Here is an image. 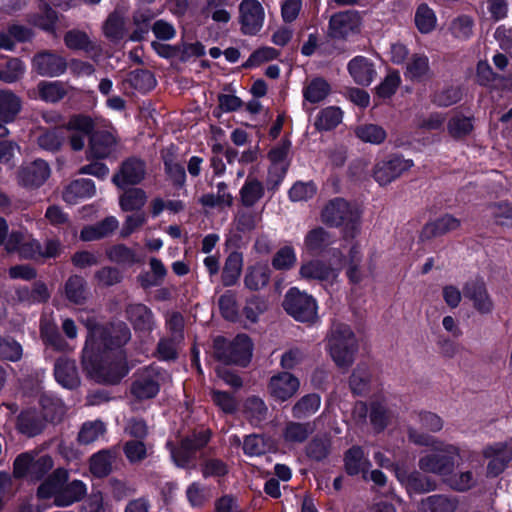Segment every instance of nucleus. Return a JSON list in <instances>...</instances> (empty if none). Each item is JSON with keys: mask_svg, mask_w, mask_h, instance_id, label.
<instances>
[{"mask_svg": "<svg viewBox=\"0 0 512 512\" xmlns=\"http://www.w3.org/2000/svg\"><path fill=\"white\" fill-rule=\"evenodd\" d=\"M108 258L122 265H133L140 261L135 251L123 244L116 245L108 250Z\"/></svg>", "mask_w": 512, "mask_h": 512, "instance_id": "55", "label": "nucleus"}, {"mask_svg": "<svg viewBox=\"0 0 512 512\" xmlns=\"http://www.w3.org/2000/svg\"><path fill=\"white\" fill-rule=\"evenodd\" d=\"M48 399L42 398L41 404L43 407L42 411H37L34 408L26 409L22 411L18 418L16 427L18 431L28 437H33L42 432L45 427L48 418H53L55 412L53 407H48L45 402Z\"/></svg>", "mask_w": 512, "mask_h": 512, "instance_id": "9", "label": "nucleus"}, {"mask_svg": "<svg viewBox=\"0 0 512 512\" xmlns=\"http://www.w3.org/2000/svg\"><path fill=\"white\" fill-rule=\"evenodd\" d=\"M474 21L468 15H460L454 18L449 30L453 37L459 40H467L473 35Z\"/></svg>", "mask_w": 512, "mask_h": 512, "instance_id": "52", "label": "nucleus"}, {"mask_svg": "<svg viewBox=\"0 0 512 512\" xmlns=\"http://www.w3.org/2000/svg\"><path fill=\"white\" fill-rule=\"evenodd\" d=\"M147 194L141 188H130L119 197V205L123 211L139 212L147 202Z\"/></svg>", "mask_w": 512, "mask_h": 512, "instance_id": "38", "label": "nucleus"}, {"mask_svg": "<svg viewBox=\"0 0 512 512\" xmlns=\"http://www.w3.org/2000/svg\"><path fill=\"white\" fill-rule=\"evenodd\" d=\"M360 24L357 12L345 11L334 14L329 21L328 36L332 39L346 40L359 33Z\"/></svg>", "mask_w": 512, "mask_h": 512, "instance_id": "13", "label": "nucleus"}, {"mask_svg": "<svg viewBox=\"0 0 512 512\" xmlns=\"http://www.w3.org/2000/svg\"><path fill=\"white\" fill-rule=\"evenodd\" d=\"M290 147L291 142L287 139H283L278 145L270 150L268 155L273 167L275 169L279 167L283 173L286 171V160L289 155Z\"/></svg>", "mask_w": 512, "mask_h": 512, "instance_id": "61", "label": "nucleus"}, {"mask_svg": "<svg viewBox=\"0 0 512 512\" xmlns=\"http://www.w3.org/2000/svg\"><path fill=\"white\" fill-rule=\"evenodd\" d=\"M93 127L91 118L75 115L64 126L42 133L38 137V145L44 150L54 152L59 150L65 139L68 138L71 148L79 151L84 148L86 138L92 132Z\"/></svg>", "mask_w": 512, "mask_h": 512, "instance_id": "3", "label": "nucleus"}, {"mask_svg": "<svg viewBox=\"0 0 512 512\" xmlns=\"http://www.w3.org/2000/svg\"><path fill=\"white\" fill-rule=\"evenodd\" d=\"M88 329L82 363L87 374L97 382L116 384L128 373L121 348L130 340L131 332L123 322L102 326L92 318L84 321Z\"/></svg>", "mask_w": 512, "mask_h": 512, "instance_id": "1", "label": "nucleus"}, {"mask_svg": "<svg viewBox=\"0 0 512 512\" xmlns=\"http://www.w3.org/2000/svg\"><path fill=\"white\" fill-rule=\"evenodd\" d=\"M64 295L73 304H84L89 297L87 283L84 278L78 275L70 276L64 285Z\"/></svg>", "mask_w": 512, "mask_h": 512, "instance_id": "30", "label": "nucleus"}, {"mask_svg": "<svg viewBox=\"0 0 512 512\" xmlns=\"http://www.w3.org/2000/svg\"><path fill=\"white\" fill-rule=\"evenodd\" d=\"M314 430V423L289 421L283 428L282 439L287 445L294 446L305 442Z\"/></svg>", "mask_w": 512, "mask_h": 512, "instance_id": "25", "label": "nucleus"}, {"mask_svg": "<svg viewBox=\"0 0 512 512\" xmlns=\"http://www.w3.org/2000/svg\"><path fill=\"white\" fill-rule=\"evenodd\" d=\"M452 489L467 491L476 485V478L471 471L449 474L444 480Z\"/></svg>", "mask_w": 512, "mask_h": 512, "instance_id": "59", "label": "nucleus"}, {"mask_svg": "<svg viewBox=\"0 0 512 512\" xmlns=\"http://www.w3.org/2000/svg\"><path fill=\"white\" fill-rule=\"evenodd\" d=\"M285 311L300 322H313L317 318L316 301L308 294L291 288L284 299Z\"/></svg>", "mask_w": 512, "mask_h": 512, "instance_id": "8", "label": "nucleus"}, {"mask_svg": "<svg viewBox=\"0 0 512 512\" xmlns=\"http://www.w3.org/2000/svg\"><path fill=\"white\" fill-rule=\"evenodd\" d=\"M50 167L44 160H35L22 166L17 173L18 184L29 189L42 186L50 177Z\"/></svg>", "mask_w": 512, "mask_h": 512, "instance_id": "17", "label": "nucleus"}, {"mask_svg": "<svg viewBox=\"0 0 512 512\" xmlns=\"http://www.w3.org/2000/svg\"><path fill=\"white\" fill-rule=\"evenodd\" d=\"M347 70L354 82L358 85L368 86L373 82L376 76L373 62L360 55L348 62Z\"/></svg>", "mask_w": 512, "mask_h": 512, "instance_id": "23", "label": "nucleus"}, {"mask_svg": "<svg viewBox=\"0 0 512 512\" xmlns=\"http://www.w3.org/2000/svg\"><path fill=\"white\" fill-rule=\"evenodd\" d=\"M461 226L460 219L451 214H445L434 221L428 222L422 228L420 238L429 240L435 237L443 236L449 232L459 229Z\"/></svg>", "mask_w": 512, "mask_h": 512, "instance_id": "22", "label": "nucleus"}, {"mask_svg": "<svg viewBox=\"0 0 512 512\" xmlns=\"http://www.w3.org/2000/svg\"><path fill=\"white\" fill-rule=\"evenodd\" d=\"M127 317L138 331H151L154 327L152 311L144 304H131L126 309Z\"/></svg>", "mask_w": 512, "mask_h": 512, "instance_id": "27", "label": "nucleus"}, {"mask_svg": "<svg viewBox=\"0 0 512 512\" xmlns=\"http://www.w3.org/2000/svg\"><path fill=\"white\" fill-rule=\"evenodd\" d=\"M233 197L227 192V185L224 182H220L217 185V194L208 193L204 194L200 198V203L203 206L215 207V206H231Z\"/></svg>", "mask_w": 512, "mask_h": 512, "instance_id": "51", "label": "nucleus"}, {"mask_svg": "<svg viewBox=\"0 0 512 512\" xmlns=\"http://www.w3.org/2000/svg\"><path fill=\"white\" fill-rule=\"evenodd\" d=\"M95 193V184L91 179H78L65 188L63 200L68 204H75L79 200L94 196Z\"/></svg>", "mask_w": 512, "mask_h": 512, "instance_id": "26", "label": "nucleus"}, {"mask_svg": "<svg viewBox=\"0 0 512 512\" xmlns=\"http://www.w3.org/2000/svg\"><path fill=\"white\" fill-rule=\"evenodd\" d=\"M162 379L163 375L158 369L149 367L137 375L131 393L139 400L151 399L158 394Z\"/></svg>", "mask_w": 512, "mask_h": 512, "instance_id": "15", "label": "nucleus"}, {"mask_svg": "<svg viewBox=\"0 0 512 512\" xmlns=\"http://www.w3.org/2000/svg\"><path fill=\"white\" fill-rule=\"evenodd\" d=\"M436 23L437 18L434 11L426 4H421L415 13V24L417 29L421 33L427 34L435 29Z\"/></svg>", "mask_w": 512, "mask_h": 512, "instance_id": "50", "label": "nucleus"}, {"mask_svg": "<svg viewBox=\"0 0 512 512\" xmlns=\"http://www.w3.org/2000/svg\"><path fill=\"white\" fill-rule=\"evenodd\" d=\"M397 479L405 485L409 493H422L430 491L433 487L417 473L406 475L402 470L396 469Z\"/></svg>", "mask_w": 512, "mask_h": 512, "instance_id": "48", "label": "nucleus"}, {"mask_svg": "<svg viewBox=\"0 0 512 512\" xmlns=\"http://www.w3.org/2000/svg\"><path fill=\"white\" fill-rule=\"evenodd\" d=\"M23 349L20 343L11 337L0 335V359L17 362L22 358Z\"/></svg>", "mask_w": 512, "mask_h": 512, "instance_id": "56", "label": "nucleus"}, {"mask_svg": "<svg viewBox=\"0 0 512 512\" xmlns=\"http://www.w3.org/2000/svg\"><path fill=\"white\" fill-rule=\"evenodd\" d=\"M242 263V255L237 252H233L227 257L222 273V281L225 286L236 283L242 270Z\"/></svg>", "mask_w": 512, "mask_h": 512, "instance_id": "45", "label": "nucleus"}, {"mask_svg": "<svg viewBox=\"0 0 512 512\" xmlns=\"http://www.w3.org/2000/svg\"><path fill=\"white\" fill-rule=\"evenodd\" d=\"M145 175V162L139 158L131 157L121 164L119 171L114 174L112 182L118 188L124 189L127 186L139 184L144 180Z\"/></svg>", "mask_w": 512, "mask_h": 512, "instance_id": "16", "label": "nucleus"}, {"mask_svg": "<svg viewBox=\"0 0 512 512\" xmlns=\"http://www.w3.org/2000/svg\"><path fill=\"white\" fill-rule=\"evenodd\" d=\"M244 412L252 424L258 425L266 419L268 408L261 398L252 396L246 399Z\"/></svg>", "mask_w": 512, "mask_h": 512, "instance_id": "47", "label": "nucleus"}, {"mask_svg": "<svg viewBox=\"0 0 512 512\" xmlns=\"http://www.w3.org/2000/svg\"><path fill=\"white\" fill-rule=\"evenodd\" d=\"M264 193L263 184L257 179L248 177L240 189V201L244 207L249 208L261 200Z\"/></svg>", "mask_w": 512, "mask_h": 512, "instance_id": "35", "label": "nucleus"}, {"mask_svg": "<svg viewBox=\"0 0 512 512\" xmlns=\"http://www.w3.org/2000/svg\"><path fill=\"white\" fill-rule=\"evenodd\" d=\"M330 90L329 83L325 79L317 77L304 87L303 96L310 103H318L329 95Z\"/></svg>", "mask_w": 512, "mask_h": 512, "instance_id": "42", "label": "nucleus"}, {"mask_svg": "<svg viewBox=\"0 0 512 512\" xmlns=\"http://www.w3.org/2000/svg\"><path fill=\"white\" fill-rule=\"evenodd\" d=\"M263 210H239L235 217L236 229L247 233L255 230L262 222Z\"/></svg>", "mask_w": 512, "mask_h": 512, "instance_id": "39", "label": "nucleus"}, {"mask_svg": "<svg viewBox=\"0 0 512 512\" xmlns=\"http://www.w3.org/2000/svg\"><path fill=\"white\" fill-rule=\"evenodd\" d=\"M408 439L416 445L433 448L430 453L419 459L418 464L422 471L440 475L444 480L453 472L461 456L457 446L439 442L434 437L421 433L413 427L408 429Z\"/></svg>", "mask_w": 512, "mask_h": 512, "instance_id": "2", "label": "nucleus"}, {"mask_svg": "<svg viewBox=\"0 0 512 512\" xmlns=\"http://www.w3.org/2000/svg\"><path fill=\"white\" fill-rule=\"evenodd\" d=\"M321 398L318 394L312 393L300 398L292 408L293 417L302 419L316 413L320 408Z\"/></svg>", "mask_w": 512, "mask_h": 512, "instance_id": "41", "label": "nucleus"}, {"mask_svg": "<svg viewBox=\"0 0 512 512\" xmlns=\"http://www.w3.org/2000/svg\"><path fill=\"white\" fill-rule=\"evenodd\" d=\"M20 110V98L10 90H0V123L12 122Z\"/></svg>", "mask_w": 512, "mask_h": 512, "instance_id": "33", "label": "nucleus"}, {"mask_svg": "<svg viewBox=\"0 0 512 512\" xmlns=\"http://www.w3.org/2000/svg\"><path fill=\"white\" fill-rule=\"evenodd\" d=\"M114 454L108 450H102L94 454L90 459V471L96 477H105L112 470Z\"/></svg>", "mask_w": 512, "mask_h": 512, "instance_id": "43", "label": "nucleus"}, {"mask_svg": "<svg viewBox=\"0 0 512 512\" xmlns=\"http://www.w3.org/2000/svg\"><path fill=\"white\" fill-rule=\"evenodd\" d=\"M128 82L136 89L142 92L154 88L156 81L152 73L147 70H136L129 74Z\"/></svg>", "mask_w": 512, "mask_h": 512, "instance_id": "60", "label": "nucleus"}, {"mask_svg": "<svg viewBox=\"0 0 512 512\" xmlns=\"http://www.w3.org/2000/svg\"><path fill=\"white\" fill-rule=\"evenodd\" d=\"M321 220L328 226L345 225L352 230L358 229L360 221L359 210L343 198L330 200L321 212Z\"/></svg>", "mask_w": 512, "mask_h": 512, "instance_id": "7", "label": "nucleus"}, {"mask_svg": "<svg viewBox=\"0 0 512 512\" xmlns=\"http://www.w3.org/2000/svg\"><path fill=\"white\" fill-rule=\"evenodd\" d=\"M115 138L108 132H96L92 135L89 145V157L91 158H106L115 148Z\"/></svg>", "mask_w": 512, "mask_h": 512, "instance_id": "29", "label": "nucleus"}, {"mask_svg": "<svg viewBox=\"0 0 512 512\" xmlns=\"http://www.w3.org/2000/svg\"><path fill=\"white\" fill-rule=\"evenodd\" d=\"M106 431L105 424L102 421H89L82 425L78 434V441L81 444H90L98 440Z\"/></svg>", "mask_w": 512, "mask_h": 512, "instance_id": "53", "label": "nucleus"}, {"mask_svg": "<svg viewBox=\"0 0 512 512\" xmlns=\"http://www.w3.org/2000/svg\"><path fill=\"white\" fill-rule=\"evenodd\" d=\"M327 349L338 367L351 366L358 351V340L351 327L345 323H334L328 337Z\"/></svg>", "mask_w": 512, "mask_h": 512, "instance_id": "5", "label": "nucleus"}, {"mask_svg": "<svg viewBox=\"0 0 512 512\" xmlns=\"http://www.w3.org/2000/svg\"><path fill=\"white\" fill-rule=\"evenodd\" d=\"M253 345L246 335H238L231 342L222 337L214 340V353L224 363L246 366L252 357Z\"/></svg>", "mask_w": 512, "mask_h": 512, "instance_id": "6", "label": "nucleus"}, {"mask_svg": "<svg viewBox=\"0 0 512 512\" xmlns=\"http://www.w3.org/2000/svg\"><path fill=\"white\" fill-rule=\"evenodd\" d=\"M457 501L443 495H432L422 500V512H455Z\"/></svg>", "mask_w": 512, "mask_h": 512, "instance_id": "40", "label": "nucleus"}, {"mask_svg": "<svg viewBox=\"0 0 512 512\" xmlns=\"http://www.w3.org/2000/svg\"><path fill=\"white\" fill-rule=\"evenodd\" d=\"M297 261L295 250L291 246L280 248L272 259V266L276 270H289Z\"/></svg>", "mask_w": 512, "mask_h": 512, "instance_id": "58", "label": "nucleus"}, {"mask_svg": "<svg viewBox=\"0 0 512 512\" xmlns=\"http://www.w3.org/2000/svg\"><path fill=\"white\" fill-rule=\"evenodd\" d=\"M165 171L170 180L177 186H183L186 181L184 167L175 161L173 153L167 152L163 155Z\"/></svg>", "mask_w": 512, "mask_h": 512, "instance_id": "54", "label": "nucleus"}, {"mask_svg": "<svg viewBox=\"0 0 512 512\" xmlns=\"http://www.w3.org/2000/svg\"><path fill=\"white\" fill-rule=\"evenodd\" d=\"M265 12L258 0H242L239 5L241 31L246 35H256L263 27Z\"/></svg>", "mask_w": 512, "mask_h": 512, "instance_id": "12", "label": "nucleus"}, {"mask_svg": "<svg viewBox=\"0 0 512 512\" xmlns=\"http://www.w3.org/2000/svg\"><path fill=\"white\" fill-rule=\"evenodd\" d=\"M429 71L428 57L424 54H415L407 63L405 76L412 80H421L428 76Z\"/></svg>", "mask_w": 512, "mask_h": 512, "instance_id": "46", "label": "nucleus"}, {"mask_svg": "<svg viewBox=\"0 0 512 512\" xmlns=\"http://www.w3.org/2000/svg\"><path fill=\"white\" fill-rule=\"evenodd\" d=\"M210 433L208 430H201L192 436L182 440L178 448H174L170 442L167 446L170 448L171 457L174 463L181 468H186L194 459L197 450L203 448L209 441Z\"/></svg>", "mask_w": 512, "mask_h": 512, "instance_id": "10", "label": "nucleus"}, {"mask_svg": "<svg viewBox=\"0 0 512 512\" xmlns=\"http://www.w3.org/2000/svg\"><path fill=\"white\" fill-rule=\"evenodd\" d=\"M474 129V118L462 113H456L448 120V134L455 140H460L471 135Z\"/></svg>", "mask_w": 512, "mask_h": 512, "instance_id": "34", "label": "nucleus"}, {"mask_svg": "<svg viewBox=\"0 0 512 512\" xmlns=\"http://www.w3.org/2000/svg\"><path fill=\"white\" fill-rule=\"evenodd\" d=\"M489 215L497 224L512 225V205L506 202L493 204L489 207Z\"/></svg>", "mask_w": 512, "mask_h": 512, "instance_id": "64", "label": "nucleus"}, {"mask_svg": "<svg viewBox=\"0 0 512 512\" xmlns=\"http://www.w3.org/2000/svg\"><path fill=\"white\" fill-rule=\"evenodd\" d=\"M370 466L369 460L364 458V452L360 447L354 446L346 452L345 469L349 475L362 473L363 478L367 480Z\"/></svg>", "mask_w": 512, "mask_h": 512, "instance_id": "31", "label": "nucleus"}, {"mask_svg": "<svg viewBox=\"0 0 512 512\" xmlns=\"http://www.w3.org/2000/svg\"><path fill=\"white\" fill-rule=\"evenodd\" d=\"M370 381V372L368 366L365 364H359L353 370V373L350 378V387L352 391L356 394L363 393Z\"/></svg>", "mask_w": 512, "mask_h": 512, "instance_id": "62", "label": "nucleus"}, {"mask_svg": "<svg viewBox=\"0 0 512 512\" xmlns=\"http://www.w3.org/2000/svg\"><path fill=\"white\" fill-rule=\"evenodd\" d=\"M333 243V238L325 229L318 227L307 233L304 246L309 251H320Z\"/></svg>", "mask_w": 512, "mask_h": 512, "instance_id": "44", "label": "nucleus"}, {"mask_svg": "<svg viewBox=\"0 0 512 512\" xmlns=\"http://www.w3.org/2000/svg\"><path fill=\"white\" fill-rule=\"evenodd\" d=\"M300 382L297 377L281 372L271 377L268 385L270 395L278 401H286L299 390Z\"/></svg>", "mask_w": 512, "mask_h": 512, "instance_id": "19", "label": "nucleus"}, {"mask_svg": "<svg viewBox=\"0 0 512 512\" xmlns=\"http://www.w3.org/2000/svg\"><path fill=\"white\" fill-rule=\"evenodd\" d=\"M56 381L67 389H74L79 386L80 378L74 361L59 358L54 367Z\"/></svg>", "mask_w": 512, "mask_h": 512, "instance_id": "24", "label": "nucleus"}, {"mask_svg": "<svg viewBox=\"0 0 512 512\" xmlns=\"http://www.w3.org/2000/svg\"><path fill=\"white\" fill-rule=\"evenodd\" d=\"M270 280V269L265 264H256L247 269L244 284L253 291L265 287Z\"/></svg>", "mask_w": 512, "mask_h": 512, "instance_id": "36", "label": "nucleus"}, {"mask_svg": "<svg viewBox=\"0 0 512 512\" xmlns=\"http://www.w3.org/2000/svg\"><path fill=\"white\" fill-rule=\"evenodd\" d=\"M24 72L25 66L23 62L17 58H13L0 69V79L6 83H13L19 80Z\"/></svg>", "mask_w": 512, "mask_h": 512, "instance_id": "63", "label": "nucleus"}, {"mask_svg": "<svg viewBox=\"0 0 512 512\" xmlns=\"http://www.w3.org/2000/svg\"><path fill=\"white\" fill-rule=\"evenodd\" d=\"M483 456L489 460L487 464L488 475H499L512 461V439L487 446L483 450Z\"/></svg>", "mask_w": 512, "mask_h": 512, "instance_id": "14", "label": "nucleus"}, {"mask_svg": "<svg viewBox=\"0 0 512 512\" xmlns=\"http://www.w3.org/2000/svg\"><path fill=\"white\" fill-rule=\"evenodd\" d=\"M64 43L70 50H81L90 55L93 60H97L101 53V45L89 37V35L81 30L72 29L64 35Z\"/></svg>", "mask_w": 512, "mask_h": 512, "instance_id": "20", "label": "nucleus"}, {"mask_svg": "<svg viewBox=\"0 0 512 512\" xmlns=\"http://www.w3.org/2000/svg\"><path fill=\"white\" fill-rule=\"evenodd\" d=\"M355 136L364 143L372 145L382 144L387 137L385 129L377 124L366 123L354 129Z\"/></svg>", "mask_w": 512, "mask_h": 512, "instance_id": "37", "label": "nucleus"}, {"mask_svg": "<svg viewBox=\"0 0 512 512\" xmlns=\"http://www.w3.org/2000/svg\"><path fill=\"white\" fill-rule=\"evenodd\" d=\"M69 472L66 469H56L38 487L37 496L40 499L53 498L55 506L67 507L81 501L87 494V486L81 480L68 482Z\"/></svg>", "mask_w": 512, "mask_h": 512, "instance_id": "4", "label": "nucleus"}, {"mask_svg": "<svg viewBox=\"0 0 512 512\" xmlns=\"http://www.w3.org/2000/svg\"><path fill=\"white\" fill-rule=\"evenodd\" d=\"M33 69L41 76L57 77L67 70L66 59L56 53L42 52L34 56Z\"/></svg>", "mask_w": 512, "mask_h": 512, "instance_id": "18", "label": "nucleus"}, {"mask_svg": "<svg viewBox=\"0 0 512 512\" xmlns=\"http://www.w3.org/2000/svg\"><path fill=\"white\" fill-rule=\"evenodd\" d=\"M36 90L39 99L47 103H57L68 93V87L62 81H40Z\"/></svg>", "mask_w": 512, "mask_h": 512, "instance_id": "32", "label": "nucleus"}, {"mask_svg": "<svg viewBox=\"0 0 512 512\" xmlns=\"http://www.w3.org/2000/svg\"><path fill=\"white\" fill-rule=\"evenodd\" d=\"M271 449V443L260 435L247 436L243 443L244 453L248 456H259Z\"/></svg>", "mask_w": 512, "mask_h": 512, "instance_id": "57", "label": "nucleus"}, {"mask_svg": "<svg viewBox=\"0 0 512 512\" xmlns=\"http://www.w3.org/2000/svg\"><path fill=\"white\" fill-rule=\"evenodd\" d=\"M464 295L473 302L474 308L481 314H489L493 311L494 304L487 292L484 282L470 281L464 287Z\"/></svg>", "mask_w": 512, "mask_h": 512, "instance_id": "21", "label": "nucleus"}, {"mask_svg": "<svg viewBox=\"0 0 512 512\" xmlns=\"http://www.w3.org/2000/svg\"><path fill=\"white\" fill-rule=\"evenodd\" d=\"M413 165L414 163L411 159H404L401 156H393L375 164L373 177L379 185L385 186L396 180Z\"/></svg>", "mask_w": 512, "mask_h": 512, "instance_id": "11", "label": "nucleus"}, {"mask_svg": "<svg viewBox=\"0 0 512 512\" xmlns=\"http://www.w3.org/2000/svg\"><path fill=\"white\" fill-rule=\"evenodd\" d=\"M299 273L305 279H315L326 282H332L337 277V271L325 265L320 260H311L303 263Z\"/></svg>", "mask_w": 512, "mask_h": 512, "instance_id": "28", "label": "nucleus"}, {"mask_svg": "<svg viewBox=\"0 0 512 512\" xmlns=\"http://www.w3.org/2000/svg\"><path fill=\"white\" fill-rule=\"evenodd\" d=\"M342 121V111L338 107L330 106L322 109L316 119L315 126L318 130H331Z\"/></svg>", "mask_w": 512, "mask_h": 512, "instance_id": "49", "label": "nucleus"}]
</instances>
